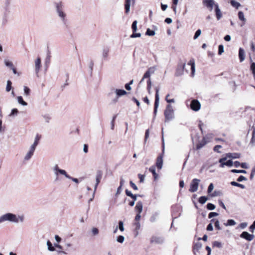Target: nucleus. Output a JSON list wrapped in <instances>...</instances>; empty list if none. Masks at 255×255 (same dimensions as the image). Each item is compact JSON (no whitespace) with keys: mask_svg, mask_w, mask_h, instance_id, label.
<instances>
[{"mask_svg":"<svg viewBox=\"0 0 255 255\" xmlns=\"http://www.w3.org/2000/svg\"><path fill=\"white\" fill-rule=\"evenodd\" d=\"M145 34L148 36H154L155 34V32L154 31L148 28L146 31Z\"/></svg>","mask_w":255,"mask_h":255,"instance_id":"38","label":"nucleus"},{"mask_svg":"<svg viewBox=\"0 0 255 255\" xmlns=\"http://www.w3.org/2000/svg\"><path fill=\"white\" fill-rule=\"evenodd\" d=\"M239 57L241 62H243L245 59V51L242 48H240L239 50Z\"/></svg>","mask_w":255,"mask_h":255,"instance_id":"18","label":"nucleus"},{"mask_svg":"<svg viewBox=\"0 0 255 255\" xmlns=\"http://www.w3.org/2000/svg\"><path fill=\"white\" fill-rule=\"evenodd\" d=\"M56 12L61 21L65 24L67 21V14L64 11V5L62 2L59 1L54 3Z\"/></svg>","mask_w":255,"mask_h":255,"instance_id":"2","label":"nucleus"},{"mask_svg":"<svg viewBox=\"0 0 255 255\" xmlns=\"http://www.w3.org/2000/svg\"><path fill=\"white\" fill-rule=\"evenodd\" d=\"M218 215H219L218 213H217L216 212H211L209 213L208 217H209V218L210 219L214 217L217 216H218Z\"/></svg>","mask_w":255,"mask_h":255,"instance_id":"52","label":"nucleus"},{"mask_svg":"<svg viewBox=\"0 0 255 255\" xmlns=\"http://www.w3.org/2000/svg\"><path fill=\"white\" fill-rule=\"evenodd\" d=\"M47 246L48 250L49 251L53 252V251H55L54 247L52 246L51 243L49 241H48L47 242Z\"/></svg>","mask_w":255,"mask_h":255,"instance_id":"31","label":"nucleus"},{"mask_svg":"<svg viewBox=\"0 0 255 255\" xmlns=\"http://www.w3.org/2000/svg\"><path fill=\"white\" fill-rule=\"evenodd\" d=\"M207 208L209 210H214L216 208L215 206L212 203H208L207 205Z\"/></svg>","mask_w":255,"mask_h":255,"instance_id":"45","label":"nucleus"},{"mask_svg":"<svg viewBox=\"0 0 255 255\" xmlns=\"http://www.w3.org/2000/svg\"><path fill=\"white\" fill-rule=\"evenodd\" d=\"M92 234H93V235H97L99 233V230L97 228H93L92 229Z\"/></svg>","mask_w":255,"mask_h":255,"instance_id":"58","label":"nucleus"},{"mask_svg":"<svg viewBox=\"0 0 255 255\" xmlns=\"http://www.w3.org/2000/svg\"><path fill=\"white\" fill-rule=\"evenodd\" d=\"M238 17H239V19L241 20V21H242L244 22L246 21V18L244 17V14L243 12H242L241 11H239L238 12Z\"/></svg>","mask_w":255,"mask_h":255,"instance_id":"30","label":"nucleus"},{"mask_svg":"<svg viewBox=\"0 0 255 255\" xmlns=\"http://www.w3.org/2000/svg\"><path fill=\"white\" fill-rule=\"evenodd\" d=\"M250 70L252 72V74L253 75L254 78L255 80V62H252L251 66H250Z\"/></svg>","mask_w":255,"mask_h":255,"instance_id":"26","label":"nucleus"},{"mask_svg":"<svg viewBox=\"0 0 255 255\" xmlns=\"http://www.w3.org/2000/svg\"><path fill=\"white\" fill-rule=\"evenodd\" d=\"M138 177L139 178L140 182L142 183L144 181V178H145V176L144 175H142L141 174H138Z\"/></svg>","mask_w":255,"mask_h":255,"instance_id":"56","label":"nucleus"},{"mask_svg":"<svg viewBox=\"0 0 255 255\" xmlns=\"http://www.w3.org/2000/svg\"><path fill=\"white\" fill-rule=\"evenodd\" d=\"M233 165V162L231 160H229L228 161L225 162L224 163H222V164H220V167L222 168L224 167V166H227L229 167H231Z\"/></svg>","mask_w":255,"mask_h":255,"instance_id":"24","label":"nucleus"},{"mask_svg":"<svg viewBox=\"0 0 255 255\" xmlns=\"http://www.w3.org/2000/svg\"><path fill=\"white\" fill-rule=\"evenodd\" d=\"M17 99L19 104H21L23 106H26L27 105V103L23 101L21 96H18Z\"/></svg>","mask_w":255,"mask_h":255,"instance_id":"33","label":"nucleus"},{"mask_svg":"<svg viewBox=\"0 0 255 255\" xmlns=\"http://www.w3.org/2000/svg\"><path fill=\"white\" fill-rule=\"evenodd\" d=\"M52 170L55 177V181L59 180L60 175L64 176L66 178H69V175L67 173V172L65 170L59 168L57 164H55L52 167Z\"/></svg>","mask_w":255,"mask_h":255,"instance_id":"5","label":"nucleus"},{"mask_svg":"<svg viewBox=\"0 0 255 255\" xmlns=\"http://www.w3.org/2000/svg\"><path fill=\"white\" fill-rule=\"evenodd\" d=\"M248 226V223L246 222L242 223L239 225V228L242 229H244L246 228Z\"/></svg>","mask_w":255,"mask_h":255,"instance_id":"54","label":"nucleus"},{"mask_svg":"<svg viewBox=\"0 0 255 255\" xmlns=\"http://www.w3.org/2000/svg\"><path fill=\"white\" fill-rule=\"evenodd\" d=\"M156 94H155V103H154V111L156 112L157 108L159 105V88L158 87H155V88Z\"/></svg>","mask_w":255,"mask_h":255,"instance_id":"14","label":"nucleus"},{"mask_svg":"<svg viewBox=\"0 0 255 255\" xmlns=\"http://www.w3.org/2000/svg\"><path fill=\"white\" fill-rule=\"evenodd\" d=\"M214 189V185L213 183H211L208 188V193H210Z\"/></svg>","mask_w":255,"mask_h":255,"instance_id":"57","label":"nucleus"},{"mask_svg":"<svg viewBox=\"0 0 255 255\" xmlns=\"http://www.w3.org/2000/svg\"><path fill=\"white\" fill-rule=\"evenodd\" d=\"M126 194L128 196L130 197L131 198H132L134 201L136 200V198L137 196H141L140 195H133L130 191H128L127 189L126 190Z\"/></svg>","mask_w":255,"mask_h":255,"instance_id":"22","label":"nucleus"},{"mask_svg":"<svg viewBox=\"0 0 255 255\" xmlns=\"http://www.w3.org/2000/svg\"><path fill=\"white\" fill-rule=\"evenodd\" d=\"M230 3L233 7L237 9H238L241 6V4L235 0H231Z\"/></svg>","mask_w":255,"mask_h":255,"instance_id":"25","label":"nucleus"},{"mask_svg":"<svg viewBox=\"0 0 255 255\" xmlns=\"http://www.w3.org/2000/svg\"><path fill=\"white\" fill-rule=\"evenodd\" d=\"M208 200V198L206 196H201L199 199V202L201 204H204Z\"/></svg>","mask_w":255,"mask_h":255,"instance_id":"32","label":"nucleus"},{"mask_svg":"<svg viewBox=\"0 0 255 255\" xmlns=\"http://www.w3.org/2000/svg\"><path fill=\"white\" fill-rule=\"evenodd\" d=\"M137 21L136 20H134L131 25V29L132 30V32H136L137 30Z\"/></svg>","mask_w":255,"mask_h":255,"instance_id":"35","label":"nucleus"},{"mask_svg":"<svg viewBox=\"0 0 255 255\" xmlns=\"http://www.w3.org/2000/svg\"><path fill=\"white\" fill-rule=\"evenodd\" d=\"M141 36V34L140 33H136L135 32H133L132 34L130 35V37L133 38L136 37H140Z\"/></svg>","mask_w":255,"mask_h":255,"instance_id":"44","label":"nucleus"},{"mask_svg":"<svg viewBox=\"0 0 255 255\" xmlns=\"http://www.w3.org/2000/svg\"><path fill=\"white\" fill-rule=\"evenodd\" d=\"M24 221V216L16 215L15 214L8 213L0 216V224L8 221L13 223H22Z\"/></svg>","mask_w":255,"mask_h":255,"instance_id":"1","label":"nucleus"},{"mask_svg":"<svg viewBox=\"0 0 255 255\" xmlns=\"http://www.w3.org/2000/svg\"><path fill=\"white\" fill-rule=\"evenodd\" d=\"M162 153L159 155L156 159V166L158 169L160 170L162 168L163 158L165 151V143L163 138V128H162Z\"/></svg>","mask_w":255,"mask_h":255,"instance_id":"4","label":"nucleus"},{"mask_svg":"<svg viewBox=\"0 0 255 255\" xmlns=\"http://www.w3.org/2000/svg\"><path fill=\"white\" fill-rule=\"evenodd\" d=\"M24 93L26 95H28L30 93V89L26 86L24 87Z\"/></svg>","mask_w":255,"mask_h":255,"instance_id":"59","label":"nucleus"},{"mask_svg":"<svg viewBox=\"0 0 255 255\" xmlns=\"http://www.w3.org/2000/svg\"><path fill=\"white\" fill-rule=\"evenodd\" d=\"M42 116L47 122H48L50 119H51L50 115L47 113H46L45 114L42 115Z\"/></svg>","mask_w":255,"mask_h":255,"instance_id":"46","label":"nucleus"},{"mask_svg":"<svg viewBox=\"0 0 255 255\" xmlns=\"http://www.w3.org/2000/svg\"><path fill=\"white\" fill-rule=\"evenodd\" d=\"M201 33V30L200 29H198L196 31L195 34V35L194 36V37H193L194 39H197L200 35Z\"/></svg>","mask_w":255,"mask_h":255,"instance_id":"49","label":"nucleus"},{"mask_svg":"<svg viewBox=\"0 0 255 255\" xmlns=\"http://www.w3.org/2000/svg\"><path fill=\"white\" fill-rule=\"evenodd\" d=\"M224 52V46L223 45H219L218 47V54L221 55Z\"/></svg>","mask_w":255,"mask_h":255,"instance_id":"47","label":"nucleus"},{"mask_svg":"<svg viewBox=\"0 0 255 255\" xmlns=\"http://www.w3.org/2000/svg\"><path fill=\"white\" fill-rule=\"evenodd\" d=\"M147 89L148 92H150V90L151 88V82L150 79H148V80L147 82Z\"/></svg>","mask_w":255,"mask_h":255,"instance_id":"53","label":"nucleus"},{"mask_svg":"<svg viewBox=\"0 0 255 255\" xmlns=\"http://www.w3.org/2000/svg\"><path fill=\"white\" fill-rule=\"evenodd\" d=\"M149 135V129H146L145 133V138H144V143H145L147 140L148 138Z\"/></svg>","mask_w":255,"mask_h":255,"instance_id":"48","label":"nucleus"},{"mask_svg":"<svg viewBox=\"0 0 255 255\" xmlns=\"http://www.w3.org/2000/svg\"><path fill=\"white\" fill-rule=\"evenodd\" d=\"M236 224V222L232 219H229L227 221V222L226 223H224V225L226 226H234Z\"/></svg>","mask_w":255,"mask_h":255,"instance_id":"27","label":"nucleus"},{"mask_svg":"<svg viewBox=\"0 0 255 255\" xmlns=\"http://www.w3.org/2000/svg\"><path fill=\"white\" fill-rule=\"evenodd\" d=\"M40 138V136L38 135H36L33 143L30 145L23 158L24 161H27L29 160L33 155L36 147L38 144Z\"/></svg>","mask_w":255,"mask_h":255,"instance_id":"3","label":"nucleus"},{"mask_svg":"<svg viewBox=\"0 0 255 255\" xmlns=\"http://www.w3.org/2000/svg\"><path fill=\"white\" fill-rule=\"evenodd\" d=\"M250 229L251 232H254V230L255 229V221L254 222L253 224L250 226Z\"/></svg>","mask_w":255,"mask_h":255,"instance_id":"64","label":"nucleus"},{"mask_svg":"<svg viewBox=\"0 0 255 255\" xmlns=\"http://www.w3.org/2000/svg\"><path fill=\"white\" fill-rule=\"evenodd\" d=\"M113 93L115 94V97L112 99V102L114 104L119 101V99L121 97L127 94V92L124 90L114 88L112 90L110 94H112Z\"/></svg>","mask_w":255,"mask_h":255,"instance_id":"6","label":"nucleus"},{"mask_svg":"<svg viewBox=\"0 0 255 255\" xmlns=\"http://www.w3.org/2000/svg\"><path fill=\"white\" fill-rule=\"evenodd\" d=\"M4 62L5 64V65L8 67H9L10 69L13 67V64L12 62L7 60H4Z\"/></svg>","mask_w":255,"mask_h":255,"instance_id":"36","label":"nucleus"},{"mask_svg":"<svg viewBox=\"0 0 255 255\" xmlns=\"http://www.w3.org/2000/svg\"><path fill=\"white\" fill-rule=\"evenodd\" d=\"M227 157L236 159L239 158L241 156L240 153H228L226 154Z\"/></svg>","mask_w":255,"mask_h":255,"instance_id":"21","label":"nucleus"},{"mask_svg":"<svg viewBox=\"0 0 255 255\" xmlns=\"http://www.w3.org/2000/svg\"><path fill=\"white\" fill-rule=\"evenodd\" d=\"M213 246L215 247H218L219 248H221L222 247L221 243L218 242V241L214 242L213 243Z\"/></svg>","mask_w":255,"mask_h":255,"instance_id":"51","label":"nucleus"},{"mask_svg":"<svg viewBox=\"0 0 255 255\" xmlns=\"http://www.w3.org/2000/svg\"><path fill=\"white\" fill-rule=\"evenodd\" d=\"M255 175V167L252 169L251 176H250V178L251 179H252L254 178Z\"/></svg>","mask_w":255,"mask_h":255,"instance_id":"63","label":"nucleus"},{"mask_svg":"<svg viewBox=\"0 0 255 255\" xmlns=\"http://www.w3.org/2000/svg\"><path fill=\"white\" fill-rule=\"evenodd\" d=\"M12 83L10 80H7L6 82V91L9 92L12 89Z\"/></svg>","mask_w":255,"mask_h":255,"instance_id":"29","label":"nucleus"},{"mask_svg":"<svg viewBox=\"0 0 255 255\" xmlns=\"http://www.w3.org/2000/svg\"><path fill=\"white\" fill-rule=\"evenodd\" d=\"M207 143V141H205V138L204 137L201 142L198 143L196 145V149H199L203 147Z\"/></svg>","mask_w":255,"mask_h":255,"instance_id":"23","label":"nucleus"},{"mask_svg":"<svg viewBox=\"0 0 255 255\" xmlns=\"http://www.w3.org/2000/svg\"><path fill=\"white\" fill-rule=\"evenodd\" d=\"M215 226L216 228L219 230H221V228L220 226V223L218 220H216L215 222Z\"/></svg>","mask_w":255,"mask_h":255,"instance_id":"60","label":"nucleus"},{"mask_svg":"<svg viewBox=\"0 0 255 255\" xmlns=\"http://www.w3.org/2000/svg\"><path fill=\"white\" fill-rule=\"evenodd\" d=\"M119 229L121 232H124L125 230L124 223L122 221L119 222Z\"/></svg>","mask_w":255,"mask_h":255,"instance_id":"41","label":"nucleus"},{"mask_svg":"<svg viewBox=\"0 0 255 255\" xmlns=\"http://www.w3.org/2000/svg\"><path fill=\"white\" fill-rule=\"evenodd\" d=\"M222 147L221 145H216L214 147V150L216 152H217L218 153H220V151H219V149Z\"/></svg>","mask_w":255,"mask_h":255,"instance_id":"61","label":"nucleus"},{"mask_svg":"<svg viewBox=\"0 0 255 255\" xmlns=\"http://www.w3.org/2000/svg\"><path fill=\"white\" fill-rule=\"evenodd\" d=\"M190 107L192 110L197 111L200 110L201 104L197 100L194 99L191 102Z\"/></svg>","mask_w":255,"mask_h":255,"instance_id":"10","label":"nucleus"},{"mask_svg":"<svg viewBox=\"0 0 255 255\" xmlns=\"http://www.w3.org/2000/svg\"><path fill=\"white\" fill-rule=\"evenodd\" d=\"M200 181V180L199 179L196 178L194 179L190 184L189 191L191 192H195L197 191Z\"/></svg>","mask_w":255,"mask_h":255,"instance_id":"8","label":"nucleus"},{"mask_svg":"<svg viewBox=\"0 0 255 255\" xmlns=\"http://www.w3.org/2000/svg\"><path fill=\"white\" fill-rule=\"evenodd\" d=\"M165 99H166V101H167V102L169 104L167 106L166 112H172L173 111V110H171L170 109V104L172 103H174V102H175L174 96L173 95L168 94L166 96Z\"/></svg>","mask_w":255,"mask_h":255,"instance_id":"9","label":"nucleus"},{"mask_svg":"<svg viewBox=\"0 0 255 255\" xmlns=\"http://www.w3.org/2000/svg\"><path fill=\"white\" fill-rule=\"evenodd\" d=\"M135 0H125V12L128 14L130 11L131 4H134Z\"/></svg>","mask_w":255,"mask_h":255,"instance_id":"13","label":"nucleus"},{"mask_svg":"<svg viewBox=\"0 0 255 255\" xmlns=\"http://www.w3.org/2000/svg\"><path fill=\"white\" fill-rule=\"evenodd\" d=\"M149 170L150 172H151L152 174H155V173H156V171H155V167L154 166H151L149 169Z\"/></svg>","mask_w":255,"mask_h":255,"instance_id":"62","label":"nucleus"},{"mask_svg":"<svg viewBox=\"0 0 255 255\" xmlns=\"http://www.w3.org/2000/svg\"><path fill=\"white\" fill-rule=\"evenodd\" d=\"M41 67V59L39 57L37 58L35 60V73L38 76V74Z\"/></svg>","mask_w":255,"mask_h":255,"instance_id":"17","label":"nucleus"},{"mask_svg":"<svg viewBox=\"0 0 255 255\" xmlns=\"http://www.w3.org/2000/svg\"><path fill=\"white\" fill-rule=\"evenodd\" d=\"M143 206L142 203L141 201H139L136 203L135 207V210L138 212V214H140L142 211Z\"/></svg>","mask_w":255,"mask_h":255,"instance_id":"20","label":"nucleus"},{"mask_svg":"<svg viewBox=\"0 0 255 255\" xmlns=\"http://www.w3.org/2000/svg\"><path fill=\"white\" fill-rule=\"evenodd\" d=\"M130 186L135 190H137L138 188L137 186L131 181L129 182Z\"/></svg>","mask_w":255,"mask_h":255,"instance_id":"55","label":"nucleus"},{"mask_svg":"<svg viewBox=\"0 0 255 255\" xmlns=\"http://www.w3.org/2000/svg\"><path fill=\"white\" fill-rule=\"evenodd\" d=\"M203 3L210 11L212 10L213 6H214L215 7V5L217 4L215 3L214 0H204Z\"/></svg>","mask_w":255,"mask_h":255,"instance_id":"11","label":"nucleus"},{"mask_svg":"<svg viewBox=\"0 0 255 255\" xmlns=\"http://www.w3.org/2000/svg\"><path fill=\"white\" fill-rule=\"evenodd\" d=\"M240 237L245 239L248 241H251L254 239V235L253 234H250L247 232H243L240 235Z\"/></svg>","mask_w":255,"mask_h":255,"instance_id":"12","label":"nucleus"},{"mask_svg":"<svg viewBox=\"0 0 255 255\" xmlns=\"http://www.w3.org/2000/svg\"><path fill=\"white\" fill-rule=\"evenodd\" d=\"M231 184L233 186H237L241 188L242 189H245V186L243 184L238 183L235 181H232Z\"/></svg>","mask_w":255,"mask_h":255,"instance_id":"28","label":"nucleus"},{"mask_svg":"<svg viewBox=\"0 0 255 255\" xmlns=\"http://www.w3.org/2000/svg\"><path fill=\"white\" fill-rule=\"evenodd\" d=\"M102 177V172L100 170L98 171L97 172L96 176V184H95V187H94V191H96V190L97 188L98 184L100 182Z\"/></svg>","mask_w":255,"mask_h":255,"instance_id":"16","label":"nucleus"},{"mask_svg":"<svg viewBox=\"0 0 255 255\" xmlns=\"http://www.w3.org/2000/svg\"><path fill=\"white\" fill-rule=\"evenodd\" d=\"M2 115L1 113H0V132H1L3 131V128L2 126Z\"/></svg>","mask_w":255,"mask_h":255,"instance_id":"50","label":"nucleus"},{"mask_svg":"<svg viewBox=\"0 0 255 255\" xmlns=\"http://www.w3.org/2000/svg\"><path fill=\"white\" fill-rule=\"evenodd\" d=\"M231 172L233 173H246L247 171L245 170H237V169H232Z\"/></svg>","mask_w":255,"mask_h":255,"instance_id":"42","label":"nucleus"},{"mask_svg":"<svg viewBox=\"0 0 255 255\" xmlns=\"http://www.w3.org/2000/svg\"><path fill=\"white\" fill-rule=\"evenodd\" d=\"M173 113H165V117L166 120H169L173 118Z\"/></svg>","mask_w":255,"mask_h":255,"instance_id":"34","label":"nucleus"},{"mask_svg":"<svg viewBox=\"0 0 255 255\" xmlns=\"http://www.w3.org/2000/svg\"><path fill=\"white\" fill-rule=\"evenodd\" d=\"M125 241V237L123 236H119L117 238V241L120 243H123Z\"/></svg>","mask_w":255,"mask_h":255,"instance_id":"43","label":"nucleus"},{"mask_svg":"<svg viewBox=\"0 0 255 255\" xmlns=\"http://www.w3.org/2000/svg\"><path fill=\"white\" fill-rule=\"evenodd\" d=\"M215 10L216 17H217V19L219 20L221 18L222 14V12L219 7V5L218 4H216L215 5Z\"/></svg>","mask_w":255,"mask_h":255,"instance_id":"19","label":"nucleus"},{"mask_svg":"<svg viewBox=\"0 0 255 255\" xmlns=\"http://www.w3.org/2000/svg\"><path fill=\"white\" fill-rule=\"evenodd\" d=\"M156 70V68L155 66H152L149 67L148 70L146 71V72L144 73L142 79L140 81V83H142L144 79L148 78L150 79V76L154 74L155 71Z\"/></svg>","mask_w":255,"mask_h":255,"instance_id":"7","label":"nucleus"},{"mask_svg":"<svg viewBox=\"0 0 255 255\" xmlns=\"http://www.w3.org/2000/svg\"><path fill=\"white\" fill-rule=\"evenodd\" d=\"M109 54V49L105 48L103 50L102 56L104 58H106L108 57Z\"/></svg>","mask_w":255,"mask_h":255,"instance_id":"39","label":"nucleus"},{"mask_svg":"<svg viewBox=\"0 0 255 255\" xmlns=\"http://www.w3.org/2000/svg\"><path fill=\"white\" fill-rule=\"evenodd\" d=\"M17 113H10L7 116L8 120H11L15 118L17 116Z\"/></svg>","mask_w":255,"mask_h":255,"instance_id":"37","label":"nucleus"},{"mask_svg":"<svg viewBox=\"0 0 255 255\" xmlns=\"http://www.w3.org/2000/svg\"><path fill=\"white\" fill-rule=\"evenodd\" d=\"M187 65L190 66L191 69V76L193 77L195 71V64L194 59H191L189 60Z\"/></svg>","mask_w":255,"mask_h":255,"instance_id":"15","label":"nucleus"},{"mask_svg":"<svg viewBox=\"0 0 255 255\" xmlns=\"http://www.w3.org/2000/svg\"><path fill=\"white\" fill-rule=\"evenodd\" d=\"M202 248V244L200 242H197L194 244V249L196 250H199Z\"/></svg>","mask_w":255,"mask_h":255,"instance_id":"40","label":"nucleus"}]
</instances>
